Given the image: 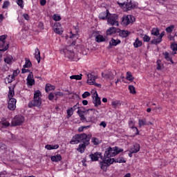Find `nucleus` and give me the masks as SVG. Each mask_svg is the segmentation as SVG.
Instances as JSON below:
<instances>
[{
    "label": "nucleus",
    "mask_w": 177,
    "mask_h": 177,
    "mask_svg": "<svg viewBox=\"0 0 177 177\" xmlns=\"http://www.w3.org/2000/svg\"><path fill=\"white\" fill-rule=\"evenodd\" d=\"M117 72H115V70L110 71L108 73L109 77V80H113L114 77L116 75Z\"/></svg>",
    "instance_id": "38"
},
{
    "label": "nucleus",
    "mask_w": 177,
    "mask_h": 177,
    "mask_svg": "<svg viewBox=\"0 0 177 177\" xmlns=\"http://www.w3.org/2000/svg\"><path fill=\"white\" fill-rule=\"evenodd\" d=\"M55 86L50 84H46V88H45V91L46 92H50V91H53L55 90Z\"/></svg>",
    "instance_id": "29"
},
{
    "label": "nucleus",
    "mask_w": 177,
    "mask_h": 177,
    "mask_svg": "<svg viewBox=\"0 0 177 177\" xmlns=\"http://www.w3.org/2000/svg\"><path fill=\"white\" fill-rule=\"evenodd\" d=\"M9 125H10V123H9V122L6 120L0 122V126L1 127V128H8Z\"/></svg>",
    "instance_id": "35"
},
{
    "label": "nucleus",
    "mask_w": 177,
    "mask_h": 177,
    "mask_svg": "<svg viewBox=\"0 0 177 177\" xmlns=\"http://www.w3.org/2000/svg\"><path fill=\"white\" fill-rule=\"evenodd\" d=\"M171 49L173 50V52H175L174 54L176 55L177 51V44L176 43H172L171 44Z\"/></svg>",
    "instance_id": "41"
},
{
    "label": "nucleus",
    "mask_w": 177,
    "mask_h": 177,
    "mask_svg": "<svg viewBox=\"0 0 177 177\" xmlns=\"http://www.w3.org/2000/svg\"><path fill=\"white\" fill-rule=\"evenodd\" d=\"M117 156V151H115V147L113 148L109 147L108 148L104 154V157H106V158H110V157H114Z\"/></svg>",
    "instance_id": "8"
},
{
    "label": "nucleus",
    "mask_w": 177,
    "mask_h": 177,
    "mask_svg": "<svg viewBox=\"0 0 177 177\" xmlns=\"http://www.w3.org/2000/svg\"><path fill=\"white\" fill-rule=\"evenodd\" d=\"M41 6H45L46 5V0H40Z\"/></svg>",
    "instance_id": "64"
},
{
    "label": "nucleus",
    "mask_w": 177,
    "mask_h": 177,
    "mask_svg": "<svg viewBox=\"0 0 177 177\" xmlns=\"http://www.w3.org/2000/svg\"><path fill=\"white\" fill-rule=\"evenodd\" d=\"M95 113H96V110L94 109H90L85 111L87 122H95Z\"/></svg>",
    "instance_id": "4"
},
{
    "label": "nucleus",
    "mask_w": 177,
    "mask_h": 177,
    "mask_svg": "<svg viewBox=\"0 0 177 177\" xmlns=\"http://www.w3.org/2000/svg\"><path fill=\"white\" fill-rule=\"evenodd\" d=\"M92 142L93 143V145H95V146H97V145H99V139H97V138H92Z\"/></svg>",
    "instance_id": "53"
},
{
    "label": "nucleus",
    "mask_w": 177,
    "mask_h": 177,
    "mask_svg": "<svg viewBox=\"0 0 177 177\" xmlns=\"http://www.w3.org/2000/svg\"><path fill=\"white\" fill-rule=\"evenodd\" d=\"M39 96H41V91L39 90L35 91L33 99L41 100Z\"/></svg>",
    "instance_id": "39"
},
{
    "label": "nucleus",
    "mask_w": 177,
    "mask_h": 177,
    "mask_svg": "<svg viewBox=\"0 0 177 177\" xmlns=\"http://www.w3.org/2000/svg\"><path fill=\"white\" fill-rule=\"evenodd\" d=\"M115 150L116 151V155L120 154V153H122V151H124V149H119L118 147H115Z\"/></svg>",
    "instance_id": "55"
},
{
    "label": "nucleus",
    "mask_w": 177,
    "mask_h": 177,
    "mask_svg": "<svg viewBox=\"0 0 177 177\" xmlns=\"http://www.w3.org/2000/svg\"><path fill=\"white\" fill-rule=\"evenodd\" d=\"M138 122L140 127H143V125H147V123L146 122V119L139 120Z\"/></svg>",
    "instance_id": "46"
},
{
    "label": "nucleus",
    "mask_w": 177,
    "mask_h": 177,
    "mask_svg": "<svg viewBox=\"0 0 177 177\" xmlns=\"http://www.w3.org/2000/svg\"><path fill=\"white\" fill-rule=\"evenodd\" d=\"M96 42H104L106 41V37H103V35H98L95 37Z\"/></svg>",
    "instance_id": "27"
},
{
    "label": "nucleus",
    "mask_w": 177,
    "mask_h": 177,
    "mask_svg": "<svg viewBox=\"0 0 177 177\" xmlns=\"http://www.w3.org/2000/svg\"><path fill=\"white\" fill-rule=\"evenodd\" d=\"M48 99L50 100H53V99H55V94L53 93H50L49 95H48Z\"/></svg>",
    "instance_id": "61"
},
{
    "label": "nucleus",
    "mask_w": 177,
    "mask_h": 177,
    "mask_svg": "<svg viewBox=\"0 0 177 177\" xmlns=\"http://www.w3.org/2000/svg\"><path fill=\"white\" fill-rule=\"evenodd\" d=\"M53 30L55 34H58L59 35H62V34H63V30L62 29V24H60V23L59 22H56L54 24Z\"/></svg>",
    "instance_id": "11"
},
{
    "label": "nucleus",
    "mask_w": 177,
    "mask_h": 177,
    "mask_svg": "<svg viewBox=\"0 0 177 177\" xmlns=\"http://www.w3.org/2000/svg\"><path fill=\"white\" fill-rule=\"evenodd\" d=\"M45 149H47V150H56V149H59V145H46Z\"/></svg>",
    "instance_id": "30"
},
{
    "label": "nucleus",
    "mask_w": 177,
    "mask_h": 177,
    "mask_svg": "<svg viewBox=\"0 0 177 177\" xmlns=\"http://www.w3.org/2000/svg\"><path fill=\"white\" fill-rule=\"evenodd\" d=\"M145 42H149L150 41V37H149L147 35H145L143 37Z\"/></svg>",
    "instance_id": "58"
},
{
    "label": "nucleus",
    "mask_w": 177,
    "mask_h": 177,
    "mask_svg": "<svg viewBox=\"0 0 177 177\" xmlns=\"http://www.w3.org/2000/svg\"><path fill=\"white\" fill-rule=\"evenodd\" d=\"M15 80V77H12V75H9L8 77L6 78V81L8 84H10V82H13V80Z\"/></svg>",
    "instance_id": "47"
},
{
    "label": "nucleus",
    "mask_w": 177,
    "mask_h": 177,
    "mask_svg": "<svg viewBox=\"0 0 177 177\" xmlns=\"http://www.w3.org/2000/svg\"><path fill=\"white\" fill-rule=\"evenodd\" d=\"M8 92V99H13V96H15V91H13L10 87L9 88Z\"/></svg>",
    "instance_id": "40"
},
{
    "label": "nucleus",
    "mask_w": 177,
    "mask_h": 177,
    "mask_svg": "<svg viewBox=\"0 0 177 177\" xmlns=\"http://www.w3.org/2000/svg\"><path fill=\"white\" fill-rule=\"evenodd\" d=\"M71 109H73V111H75L77 109H80V103H77L75 106H73V107H71Z\"/></svg>",
    "instance_id": "59"
},
{
    "label": "nucleus",
    "mask_w": 177,
    "mask_h": 177,
    "mask_svg": "<svg viewBox=\"0 0 177 177\" xmlns=\"http://www.w3.org/2000/svg\"><path fill=\"white\" fill-rule=\"evenodd\" d=\"M77 114L80 117V120L81 121H82V122H88V120H86V118H85V115H84L85 114V111L78 109Z\"/></svg>",
    "instance_id": "17"
},
{
    "label": "nucleus",
    "mask_w": 177,
    "mask_h": 177,
    "mask_svg": "<svg viewBox=\"0 0 177 177\" xmlns=\"http://www.w3.org/2000/svg\"><path fill=\"white\" fill-rule=\"evenodd\" d=\"M101 160H102V162H100V163L101 169L104 170L107 167H110V165L113 164V161L111 160V158L104 156Z\"/></svg>",
    "instance_id": "6"
},
{
    "label": "nucleus",
    "mask_w": 177,
    "mask_h": 177,
    "mask_svg": "<svg viewBox=\"0 0 177 177\" xmlns=\"http://www.w3.org/2000/svg\"><path fill=\"white\" fill-rule=\"evenodd\" d=\"M120 35L122 37V38H127V37H128V35H129V34H131V32L128 31V30H120L119 32Z\"/></svg>",
    "instance_id": "26"
},
{
    "label": "nucleus",
    "mask_w": 177,
    "mask_h": 177,
    "mask_svg": "<svg viewBox=\"0 0 177 177\" xmlns=\"http://www.w3.org/2000/svg\"><path fill=\"white\" fill-rule=\"evenodd\" d=\"M17 100L15 98L9 99L8 104V108L9 110H11V111H13L14 110H16V103Z\"/></svg>",
    "instance_id": "10"
},
{
    "label": "nucleus",
    "mask_w": 177,
    "mask_h": 177,
    "mask_svg": "<svg viewBox=\"0 0 177 177\" xmlns=\"http://www.w3.org/2000/svg\"><path fill=\"white\" fill-rule=\"evenodd\" d=\"M119 44H121L120 40H115L114 39H111V40L109 42V48H111L112 46H117Z\"/></svg>",
    "instance_id": "22"
},
{
    "label": "nucleus",
    "mask_w": 177,
    "mask_h": 177,
    "mask_svg": "<svg viewBox=\"0 0 177 177\" xmlns=\"http://www.w3.org/2000/svg\"><path fill=\"white\" fill-rule=\"evenodd\" d=\"M111 161H113V162H119L120 164L126 162L125 159H124L122 157L118 158L117 159L111 158Z\"/></svg>",
    "instance_id": "32"
},
{
    "label": "nucleus",
    "mask_w": 177,
    "mask_h": 177,
    "mask_svg": "<svg viewBox=\"0 0 177 177\" xmlns=\"http://www.w3.org/2000/svg\"><path fill=\"white\" fill-rule=\"evenodd\" d=\"M8 6H9V1H6L3 2L2 8L3 9H6V8H8Z\"/></svg>",
    "instance_id": "57"
},
{
    "label": "nucleus",
    "mask_w": 177,
    "mask_h": 177,
    "mask_svg": "<svg viewBox=\"0 0 177 177\" xmlns=\"http://www.w3.org/2000/svg\"><path fill=\"white\" fill-rule=\"evenodd\" d=\"M125 5L127 10H131V9H133L135 8V5L132 3V0H127V1L124 3L122 6H124Z\"/></svg>",
    "instance_id": "18"
},
{
    "label": "nucleus",
    "mask_w": 177,
    "mask_h": 177,
    "mask_svg": "<svg viewBox=\"0 0 177 177\" xmlns=\"http://www.w3.org/2000/svg\"><path fill=\"white\" fill-rule=\"evenodd\" d=\"M26 81L27 85H29L30 86H32V85L35 84V80H34V75L32 74V72H30L26 79Z\"/></svg>",
    "instance_id": "13"
},
{
    "label": "nucleus",
    "mask_w": 177,
    "mask_h": 177,
    "mask_svg": "<svg viewBox=\"0 0 177 177\" xmlns=\"http://www.w3.org/2000/svg\"><path fill=\"white\" fill-rule=\"evenodd\" d=\"M116 32H120V29L114 27H111L106 30V35H113Z\"/></svg>",
    "instance_id": "19"
},
{
    "label": "nucleus",
    "mask_w": 177,
    "mask_h": 177,
    "mask_svg": "<svg viewBox=\"0 0 177 177\" xmlns=\"http://www.w3.org/2000/svg\"><path fill=\"white\" fill-rule=\"evenodd\" d=\"M109 15L110 12L106 9L105 12H101L99 15V19H101L102 20H106V19H108Z\"/></svg>",
    "instance_id": "20"
},
{
    "label": "nucleus",
    "mask_w": 177,
    "mask_h": 177,
    "mask_svg": "<svg viewBox=\"0 0 177 177\" xmlns=\"http://www.w3.org/2000/svg\"><path fill=\"white\" fill-rule=\"evenodd\" d=\"M61 53H64L65 57H68V59H71V60L75 61L77 59H78L77 55H75V53H74V51L73 50V46L71 45L66 46V48L62 49Z\"/></svg>",
    "instance_id": "2"
},
{
    "label": "nucleus",
    "mask_w": 177,
    "mask_h": 177,
    "mask_svg": "<svg viewBox=\"0 0 177 177\" xmlns=\"http://www.w3.org/2000/svg\"><path fill=\"white\" fill-rule=\"evenodd\" d=\"M134 48H139L142 46V41L139 40V38H136L135 42L133 43Z\"/></svg>",
    "instance_id": "34"
},
{
    "label": "nucleus",
    "mask_w": 177,
    "mask_h": 177,
    "mask_svg": "<svg viewBox=\"0 0 177 177\" xmlns=\"http://www.w3.org/2000/svg\"><path fill=\"white\" fill-rule=\"evenodd\" d=\"M112 106L115 109L118 106H121V104H120V101H114L112 102Z\"/></svg>",
    "instance_id": "50"
},
{
    "label": "nucleus",
    "mask_w": 177,
    "mask_h": 177,
    "mask_svg": "<svg viewBox=\"0 0 177 177\" xmlns=\"http://www.w3.org/2000/svg\"><path fill=\"white\" fill-rule=\"evenodd\" d=\"M62 160V156L60 154H57V156H53L51 157V160H53L54 162H57L59 161H61Z\"/></svg>",
    "instance_id": "28"
},
{
    "label": "nucleus",
    "mask_w": 177,
    "mask_h": 177,
    "mask_svg": "<svg viewBox=\"0 0 177 177\" xmlns=\"http://www.w3.org/2000/svg\"><path fill=\"white\" fill-rule=\"evenodd\" d=\"M6 38H8V35H3L0 36V41L4 42V44H6Z\"/></svg>",
    "instance_id": "45"
},
{
    "label": "nucleus",
    "mask_w": 177,
    "mask_h": 177,
    "mask_svg": "<svg viewBox=\"0 0 177 177\" xmlns=\"http://www.w3.org/2000/svg\"><path fill=\"white\" fill-rule=\"evenodd\" d=\"M91 138L92 136L91 135H86L85 133L82 134H75L73 137L72 140L70 141V144L78 145V143H83L79 145L77 150L80 153H84L85 151V149H86V146L89 145V140H91Z\"/></svg>",
    "instance_id": "1"
},
{
    "label": "nucleus",
    "mask_w": 177,
    "mask_h": 177,
    "mask_svg": "<svg viewBox=\"0 0 177 177\" xmlns=\"http://www.w3.org/2000/svg\"><path fill=\"white\" fill-rule=\"evenodd\" d=\"M91 161H97L99 158L103 159V156H102V153L95 152L94 153H91L89 155Z\"/></svg>",
    "instance_id": "14"
},
{
    "label": "nucleus",
    "mask_w": 177,
    "mask_h": 177,
    "mask_svg": "<svg viewBox=\"0 0 177 177\" xmlns=\"http://www.w3.org/2000/svg\"><path fill=\"white\" fill-rule=\"evenodd\" d=\"M129 125L130 128L133 129L134 132H136V135H139V130H138V127H135V123H133V121L129 120Z\"/></svg>",
    "instance_id": "24"
},
{
    "label": "nucleus",
    "mask_w": 177,
    "mask_h": 177,
    "mask_svg": "<svg viewBox=\"0 0 177 177\" xmlns=\"http://www.w3.org/2000/svg\"><path fill=\"white\" fill-rule=\"evenodd\" d=\"M19 73H20V71L15 70L13 71V73L12 75H11V76H12V78H15V77H17V75H19Z\"/></svg>",
    "instance_id": "56"
},
{
    "label": "nucleus",
    "mask_w": 177,
    "mask_h": 177,
    "mask_svg": "<svg viewBox=\"0 0 177 177\" xmlns=\"http://www.w3.org/2000/svg\"><path fill=\"white\" fill-rule=\"evenodd\" d=\"M129 89L130 91V93H136V91L135 90V87L133 86H129Z\"/></svg>",
    "instance_id": "52"
},
{
    "label": "nucleus",
    "mask_w": 177,
    "mask_h": 177,
    "mask_svg": "<svg viewBox=\"0 0 177 177\" xmlns=\"http://www.w3.org/2000/svg\"><path fill=\"white\" fill-rule=\"evenodd\" d=\"M93 103L95 104V107H99L100 104H102V101L100 100V97H99V95H97V92H95L94 93V97H93Z\"/></svg>",
    "instance_id": "12"
},
{
    "label": "nucleus",
    "mask_w": 177,
    "mask_h": 177,
    "mask_svg": "<svg viewBox=\"0 0 177 177\" xmlns=\"http://www.w3.org/2000/svg\"><path fill=\"white\" fill-rule=\"evenodd\" d=\"M24 122V117L21 115H16L12 122V127H17L21 125Z\"/></svg>",
    "instance_id": "7"
},
{
    "label": "nucleus",
    "mask_w": 177,
    "mask_h": 177,
    "mask_svg": "<svg viewBox=\"0 0 177 177\" xmlns=\"http://www.w3.org/2000/svg\"><path fill=\"white\" fill-rule=\"evenodd\" d=\"M42 104V100H38L33 98L29 103H28V107L30 109L32 107H41V104Z\"/></svg>",
    "instance_id": "9"
},
{
    "label": "nucleus",
    "mask_w": 177,
    "mask_h": 177,
    "mask_svg": "<svg viewBox=\"0 0 177 177\" xmlns=\"http://www.w3.org/2000/svg\"><path fill=\"white\" fill-rule=\"evenodd\" d=\"M108 24L110 26H118V15L110 14L107 18Z\"/></svg>",
    "instance_id": "5"
},
{
    "label": "nucleus",
    "mask_w": 177,
    "mask_h": 177,
    "mask_svg": "<svg viewBox=\"0 0 177 177\" xmlns=\"http://www.w3.org/2000/svg\"><path fill=\"white\" fill-rule=\"evenodd\" d=\"M174 28H175V26L171 25L169 27L166 28L165 31L166 32L170 33L172 32V31H174Z\"/></svg>",
    "instance_id": "43"
},
{
    "label": "nucleus",
    "mask_w": 177,
    "mask_h": 177,
    "mask_svg": "<svg viewBox=\"0 0 177 177\" xmlns=\"http://www.w3.org/2000/svg\"><path fill=\"white\" fill-rule=\"evenodd\" d=\"M135 17L133 15H124L122 17L121 25L123 27H128L135 23Z\"/></svg>",
    "instance_id": "3"
},
{
    "label": "nucleus",
    "mask_w": 177,
    "mask_h": 177,
    "mask_svg": "<svg viewBox=\"0 0 177 177\" xmlns=\"http://www.w3.org/2000/svg\"><path fill=\"white\" fill-rule=\"evenodd\" d=\"M26 62L25 64L24 65V68H30L31 66H32V64L31 63V61H30L28 58L25 59Z\"/></svg>",
    "instance_id": "31"
},
{
    "label": "nucleus",
    "mask_w": 177,
    "mask_h": 177,
    "mask_svg": "<svg viewBox=\"0 0 177 177\" xmlns=\"http://www.w3.org/2000/svg\"><path fill=\"white\" fill-rule=\"evenodd\" d=\"M91 95V93L86 91L82 94V98L83 99H86V97H88V96Z\"/></svg>",
    "instance_id": "54"
},
{
    "label": "nucleus",
    "mask_w": 177,
    "mask_h": 177,
    "mask_svg": "<svg viewBox=\"0 0 177 177\" xmlns=\"http://www.w3.org/2000/svg\"><path fill=\"white\" fill-rule=\"evenodd\" d=\"M66 113L68 118H70V117L73 115L74 111L73 110V108H69L68 109H67Z\"/></svg>",
    "instance_id": "44"
},
{
    "label": "nucleus",
    "mask_w": 177,
    "mask_h": 177,
    "mask_svg": "<svg viewBox=\"0 0 177 177\" xmlns=\"http://www.w3.org/2000/svg\"><path fill=\"white\" fill-rule=\"evenodd\" d=\"M151 35H155L156 37H158V35H160V30L158 28H153L151 30Z\"/></svg>",
    "instance_id": "36"
},
{
    "label": "nucleus",
    "mask_w": 177,
    "mask_h": 177,
    "mask_svg": "<svg viewBox=\"0 0 177 177\" xmlns=\"http://www.w3.org/2000/svg\"><path fill=\"white\" fill-rule=\"evenodd\" d=\"M102 76L103 77V78H105V80H110V77L109 76V73H102Z\"/></svg>",
    "instance_id": "62"
},
{
    "label": "nucleus",
    "mask_w": 177,
    "mask_h": 177,
    "mask_svg": "<svg viewBox=\"0 0 177 177\" xmlns=\"http://www.w3.org/2000/svg\"><path fill=\"white\" fill-rule=\"evenodd\" d=\"M17 3L19 6H20L21 9H24V5L23 0H18L17 1Z\"/></svg>",
    "instance_id": "48"
},
{
    "label": "nucleus",
    "mask_w": 177,
    "mask_h": 177,
    "mask_svg": "<svg viewBox=\"0 0 177 177\" xmlns=\"http://www.w3.org/2000/svg\"><path fill=\"white\" fill-rule=\"evenodd\" d=\"M56 97H59V96H64V94H63V93L60 92V91H57L55 93Z\"/></svg>",
    "instance_id": "60"
},
{
    "label": "nucleus",
    "mask_w": 177,
    "mask_h": 177,
    "mask_svg": "<svg viewBox=\"0 0 177 177\" xmlns=\"http://www.w3.org/2000/svg\"><path fill=\"white\" fill-rule=\"evenodd\" d=\"M3 49H1L2 48ZM9 48V43H4L3 41H0V52H5L6 50H8Z\"/></svg>",
    "instance_id": "21"
},
{
    "label": "nucleus",
    "mask_w": 177,
    "mask_h": 177,
    "mask_svg": "<svg viewBox=\"0 0 177 177\" xmlns=\"http://www.w3.org/2000/svg\"><path fill=\"white\" fill-rule=\"evenodd\" d=\"M86 128H91V126L90 125H88V126H82V127H79L78 131L79 132H83L84 129H86Z\"/></svg>",
    "instance_id": "51"
},
{
    "label": "nucleus",
    "mask_w": 177,
    "mask_h": 177,
    "mask_svg": "<svg viewBox=\"0 0 177 177\" xmlns=\"http://www.w3.org/2000/svg\"><path fill=\"white\" fill-rule=\"evenodd\" d=\"M53 20L55 21H59L62 19V17L59 15H54L53 17Z\"/></svg>",
    "instance_id": "49"
},
{
    "label": "nucleus",
    "mask_w": 177,
    "mask_h": 177,
    "mask_svg": "<svg viewBox=\"0 0 177 177\" xmlns=\"http://www.w3.org/2000/svg\"><path fill=\"white\" fill-rule=\"evenodd\" d=\"M35 57L37 60V63L41 62V52H39V49H35Z\"/></svg>",
    "instance_id": "25"
},
{
    "label": "nucleus",
    "mask_w": 177,
    "mask_h": 177,
    "mask_svg": "<svg viewBox=\"0 0 177 177\" xmlns=\"http://www.w3.org/2000/svg\"><path fill=\"white\" fill-rule=\"evenodd\" d=\"M133 77L132 76V74L131 73V72H127V77H126V80H127V81H133Z\"/></svg>",
    "instance_id": "42"
},
{
    "label": "nucleus",
    "mask_w": 177,
    "mask_h": 177,
    "mask_svg": "<svg viewBox=\"0 0 177 177\" xmlns=\"http://www.w3.org/2000/svg\"><path fill=\"white\" fill-rule=\"evenodd\" d=\"M70 78L71 80H76L80 81V80H82V74L71 75L70 76Z\"/></svg>",
    "instance_id": "33"
},
{
    "label": "nucleus",
    "mask_w": 177,
    "mask_h": 177,
    "mask_svg": "<svg viewBox=\"0 0 177 177\" xmlns=\"http://www.w3.org/2000/svg\"><path fill=\"white\" fill-rule=\"evenodd\" d=\"M87 84L88 85H92V84H95V82L96 81L97 76L93 75L92 73H89L87 75Z\"/></svg>",
    "instance_id": "16"
},
{
    "label": "nucleus",
    "mask_w": 177,
    "mask_h": 177,
    "mask_svg": "<svg viewBox=\"0 0 177 177\" xmlns=\"http://www.w3.org/2000/svg\"><path fill=\"white\" fill-rule=\"evenodd\" d=\"M21 73H22V74H26V73H30V70L26 69V68H23L21 69Z\"/></svg>",
    "instance_id": "63"
},
{
    "label": "nucleus",
    "mask_w": 177,
    "mask_h": 177,
    "mask_svg": "<svg viewBox=\"0 0 177 177\" xmlns=\"http://www.w3.org/2000/svg\"><path fill=\"white\" fill-rule=\"evenodd\" d=\"M140 150V145L139 144H135L133 147L129 150L131 153H138Z\"/></svg>",
    "instance_id": "23"
},
{
    "label": "nucleus",
    "mask_w": 177,
    "mask_h": 177,
    "mask_svg": "<svg viewBox=\"0 0 177 177\" xmlns=\"http://www.w3.org/2000/svg\"><path fill=\"white\" fill-rule=\"evenodd\" d=\"M165 35V32H162L158 38L157 39H153L151 41V44H152L153 45H158V44H160V42H162V37H164V35Z\"/></svg>",
    "instance_id": "15"
},
{
    "label": "nucleus",
    "mask_w": 177,
    "mask_h": 177,
    "mask_svg": "<svg viewBox=\"0 0 177 177\" xmlns=\"http://www.w3.org/2000/svg\"><path fill=\"white\" fill-rule=\"evenodd\" d=\"M12 60H13V57H12V56H8V57H6V58H4V62L7 64H12Z\"/></svg>",
    "instance_id": "37"
}]
</instances>
